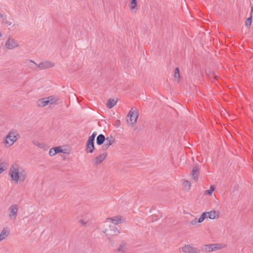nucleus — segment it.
Segmentation results:
<instances>
[{"label":"nucleus","mask_w":253,"mask_h":253,"mask_svg":"<svg viewBox=\"0 0 253 253\" xmlns=\"http://www.w3.org/2000/svg\"><path fill=\"white\" fill-rule=\"evenodd\" d=\"M9 174L12 180L17 183L19 181L21 182L24 181L27 177L25 170L21 167H19L17 165H12L11 167Z\"/></svg>","instance_id":"1"},{"label":"nucleus","mask_w":253,"mask_h":253,"mask_svg":"<svg viewBox=\"0 0 253 253\" xmlns=\"http://www.w3.org/2000/svg\"><path fill=\"white\" fill-rule=\"evenodd\" d=\"M19 137L17 131L15 129H11L8 134L4 137L3 143L5 147H9L12 146L16 142Z\"/></svg>","instance_id":"2"},{"label":"nucleus","mask_w":253,"mask_h":253,"mask_svg":"<svg viewBox=\"0 0 253 253\" xmlns=\"http://www.w3.org/2000/svg\"><path fill=\"white\" fill-rule=\"evenodd\" d=\"M138 116V112L136 110H134L133 108H132L129 111L127 116L126 121L128 123L129 121L131 126H132L136 123Z\"/></svg>","instance_id":"3"},{"label":"nucleus","mask_w":253,"mask_h":253,"mask_svg":"<svg viewBox=\"0 0 253 253\" xmlns=\"http://www.w3.org/2000/svg\"><path fill=\"white\" fill-rule=\"evenodd\" d=\"M27 62L33 63L35 64L36 66H38V67L41 69H48L54 66V63L52 62L49 61H45L44 62H42L39 63L38 65L36 64L34 61L32 60H28Z\"/></svg>","instance_id":"4"},{"label":"nucleus","mask_w":253,"mask_h":253,"mask_svg":"<svg viewBox=\"0 0 253 253\" xmlns=\"http://www.w3.org/2000/svg\"><path fill=\"white\" fill-rule=\"evenodd\" d=\"M18 210V206L16 204L12 205L8 210V216L10 219H15Z\"/></svg>","instance_id":"5"},{"label":"nucleus","mask_w":253,"mask_h":253,"mask_svg":"<svg viewBox=\"0 0 253 253\" xmlns=\"http://www.w3.org/2000/svg\"><path fill=\"white\" fill-rule=\"evenodd\" d=\"M181 249L184 253H201L199 249L192 245H185Z\"/></svg>","instance_id":"6"},{"label":"nucleus","mask_w":253,"mask_h":253,"mask_svg":"<svg viewBox=\"0 0 253 253\" xmlns=\"http://www.w3.org/2000/svg\"><path fill=\"white\" fill-rule=\"evenodd\" d=\"M19 46L17 42L12 38H9L5 43V47L8 49H12Z\"/></svg>","instance_id":"7"},{"label":"nucleus","mask_w":253,"mask_h":253,"mask_svg":"<svg viewBox=\"0 0 253 253\" xmlns=\"http://www.w3.org/2000/svg\"><path fill=\"white\" fill-rule=\"evenodd\" d=\"M94 140L88 138L86 144V150L87 153H92L95 149Z\"/></svg>","instance_id":"8"},{"label":"nucleus","mask_w":253,"mask_h":253,"mask_svg":"<svg viewBox=\"0 0 253 253\" xmlns=\"http://www.w3.org/2000/svg\"><path fill=\"white\" fill-rule=\"evenodd\" d=\"M205 247V251L210 252L211 251H215L217 249H220L221 247V245L219 244H209L206 245Z\"/></svg>","instance_id":"9"},{"label":"nucleus","mask_w":253,"mask_h":253,"mask_svg":"<svg viewBox=\"0 0 253 253\" xmlns=\"http://www.w3.org/2000/svg\"><path fill=\"white\" fill-rule=\"evenodd\" d=\"M108 220H110L111 222L115 224H118L125 222V219L123 218L121 216H116L114 217L108 218Z\"/></svg>","instance_id":"10"},{"label":"nucleus","mask_w":253,"mask_h":253,"mask_svg":"<svg viewBox=\"0 0 253 253\" xmlns=\"http://www.w3.org/2000/svg\"><path fill=\"white\" fill-rule=\"evenodd\" d=\"M107 154L106 153H103V154H100V155L96 157L93 160V163L96 165L100 164L103 160L107 157Z\"/></svg>","instance_id":"11"},{"label":"nucleus","mask_w":253,"mask_h":253,"mask_svg":"<svg viewBox=\"0 0 253 253\" xmlns=\"http://www.w3.org/2000/svg\"><path fill=\"white\" fill-rule=\"evenodd\" d=\"M191 174L193 179L195 181H197L198 180V177L199 175V168L198 165L197 164L195 165L194 166Z\"/></svg>","instance_id":"12"},{"label":"nucleus","mask_w":253,"mask_h":253,"mask_svg":"<svg viewBox=\"0 0 253 253\" xmlns=\"http://www.w3.org/2000/svg\"><path fill=\"white\" fill-rule=\"evenodd\" d=\"M63 150L59 147H55L51 148L49 151V154L50 156H53L59 152H62Z\"/></svg>","instance_id":"13"},{"label":"nucleus","mask_w":253,"mask_h":253,"mask_svg":"<svg viewBox=\"0 0 253 253\" xmlns=\"http://www.w3.org/2000/svg\"><path fill=\"white\" fill-rule=\"evenodd\" d=\"M105 141L106 143L105 146H106V149H107L115 141V139L113 136L111 135L106 137Z\"/></svg>","instance_id":"14"},{"label":"nucleus","mask_w":253,"mask_h":253,"mask_svg":"<svg viewBox=\"0 0 253 253\" xmlns=\"http://www.w3.org/2000/svg\"><path fill=\"white\" fill-rule=\"evenodd\" d=\"M48 101L47 100L46 97H44L42 98H41L40 99H39L38 100L37 103L39 107H44L46 105L48 104Z\"/></svg>","instance_id":"15"},{"label":"nucleus","mask_w":253,"mask_h":253,"mask_svg":"<svg viewBox=\"0 0 253 253\" xmlns=\"http://www.w3.org/2000/svg\"><path fill=\"white\" fill-rule=\"evenodd\" d=\"M105 140L106 138L105 136L102 134H100L97 137L96 143L98 145H101L104 143Z\"/></svg>","instance_id":"16"},{"label":"nucleus","mask_w":253,"mask_h":253,"mask_svg":"<svg viewBox=\"0 0 253 253\" xmlns=\"http://www.w3.org/2000/svg\"><path fill=\"white\" fill-rule=\"evenodd\" d=\"M9 231L5 228H3L0 234V242L6 238L9 235Z\"/></svg>","instance_id":"17"},{"label":"nucleus","mask_w":253,"mask_h":253,"mask_svg":"<svg viewBox=\"0 0 253 253\" xmlns=\"http://www.w3.org/2000/svg\"><path fill=\"white\" fill-rule=\"evenodd\" d=\"M0 18L2 20V22L7 24V25L10 26L13 24V22L8 21L7 19V16L6 15H3L0 13Z\"/></svg>","instance_id":"18"},{"label":"nucleus","mask_w":253,"mask_h":253,"mask_svg":"<svg viewBox=\"0 0 253 253\" xmlns=\"http://www.w3.org/2000/svg\"><path fill=\"white\" fill-rule=\"evenodd\" d=\"M126 249V243L125 241H122L118 249V252L120 253H124Z\"/></svg>","instance_id":"19"},{"label":"nucleus","mask_w":253,"mask_h":253,"mask_svg":"<svg viewBox=\"0 0 253 253\" xmlns=\"http://www.w3.org/2000/svg\"><path fill=\"white\" fill-rule=\"evenodd\" d=\"M46 98L48 101V104H57L58 103V100L56 99V97L54 96H49L48 97H46Z\"/></svg>","instance_id":"20"},{"label":"nucleus","mask_w":253,"mask_h":253,"mask_svg":"<svg viewBox=\"0 0 253 253\" xmlns=\"http://www.w3.org/2000/svg\"><path fill=\"white\" fill-rule=\"evenodd\" d=\"M198 223H199L198 220L196 217L194 218L193 219H192L191 221L187 220L185 221V224L188 226H189L191 225H196Z\"/></svg>","instance_id":"21"},{"label":"nucleus","mask_w":253,"mask_h":253,"mask_svg":"<svg viewBox=\"0 0 253 253\" xmlns=\"http://www.w3.org/2000/svg\"><path fill=\"white\" fill-rule=\"evenodd\" d=\"M207 213L208 217H209L210 219H213L218 216V214L216 213V212L215 211L207 212Z\"/></svg>","instance_id":"22"},{"label":"nucleus","mask_w":253,"mask_h":253,"mask_svg":"<svg viewBox=\"0 0 253 253\" xmlns=\"http://www.w3.org/2000/svg\"><path fill=\"white\" fill-rule=\"evenodd\" d=\"M117 103V101H115L114 99L110 98L108 99L107 106L109 108H112L114 107Z\"/></svg>","instance_id":"23"},{"label":"nucleus","mask_w":253,"mask_h":253,"mask_svg":"<svg viewBox=\"0 0 253 253\" xmlns=\"http://www.w3.org/2000/svg\"><path fill=\"white\" fill-rule=\"evenodd\" d=\"M180 72L178 68H176L174 70V78L175 80L179 81L180 79Z\"/></svg>","instance_id":"24"},{"label":"nucleus","mask_w":253,"mask_h":253,"mask_svg":"<svg viewBox=\"0 0 253 253\" xmlns=\"http://www.w3.org/2000/svg\"><path fill=\"white\" fill-rule=\"evenodd\" d=\"M137 6V0H131L129 6L131 10H133L136 8Z\"/></svg>","instance_id":"25"},{"label":"nucleus","mask_w":253,"mask_h":253,"mask_svg":"<svg viewBox=\"0 0 253 253\" xmlns=\"http://www.w3.org/2000/svg\"><path fill=\"white\" fill-rule=\"evenodd\" d=\"M207 217H208L207 212L203 213L198 219L199 223L202 222Z\"/></svg>","instance_id":"26"},{"label":"nucleus","mask_w":253,"mask_h":253,"mask_svg":"<svg viewBox=\"0 0 253 253\" xmlns=\"http://www.w3.org/2000/svg\"><path fill=\"white\" fill-rule=\"evenodd\" d=\"M214 190V187L213 185H211L210 186V189L209 190H206L204 192L205 195H211L212 193Z\"/></svg>","instance_id":"27"},{"label":"nucleus","mask_w":253,"mask_h":253,"mask_svg":"<svg viewBox=\"0 0 253 253\" xmlns=\"http://www.w3.org/2000/svg\"><path fill=\"white\" fill-rule=\"evenodd\" d=\"M33 143L36 146L40 148H43L45 146V144L43 143H40L39 142H37V141H33Z\"/></svg>","instance_id":"28"},{"label":"nucleus","mask_w":253,"mask_h":253,"mask_svg":"<svg viewBox=\"0 0 253 253\" xmlns=\"http://www.w3.org/2000/svg\"><path fill=\"white\" fill-rule=\"evenodd\" d=\"M252 22V16H251L250 17L247 18L245 21V25L247 27L251 26Z\"/></svg>","instance_id":"29"},{"label":"nucleus","mask_w":253,"mask_h":253,"mask_svg":"<svg viewBox=\"0 0 253 253\" xmlns=\"http://www.w3.org/2000/svg\"><path fill=\"white\" fill-rule=\"evenodd\" d=\"M5 164L2 163L0 164V173H2L3 171L6 169Z\"/></svg>","instance_id":"30"},{"label":"nucleus","mask_w":253,"mask_h":253,"mask_svg":"<svg viewBox=\"0 0 253 253\" xmlns=\"http://www.w3.org/2000/svg\"><path fill=\"white\" fill-rule=\"evenodd\" d=\"M111 230L113 231V233L114 234H116L117 233H120L121 232L120 230L118 229L116 226H112Z\"/></svg>","instance_id":"31"},{"label":"nucleus","mask_w":253,"mask_h":253,"mask_svg":"<svg viewBox=\"0 0 253 253\" xmlns=\"http://www.w3.org/2000/svg\"><path fill=\"white\" fill-rule=\"evenodd\" d=\"M96 134H97L96 132H94L92 134V135L88 137V138H90L91 139L94 140L95 137H96Z\"/></svg>","instance_id":"32"},{"label":"nucleus","mask_w":253,"mask_h":253,"mask_svg":"<svg viewBox=\"0 0 253 253\" xmlns=\"http://www.w3.org/2000/svg\"><path fill=\"white\" fill-rule=\"evenodd\" d=\"M96 134H97L96 132H94L92 134V135L88 137V138H90L91 139L94 140L95 137H96Z\"/></svg>","instance_id":"33"},{"label":"nucleus","mask_w":253,"mask_h":253,"mask_svg":"<svg viewBox=\"0 0 253 253\" xmlns=\"http://www.w3.org/2000/svg\"><path fill=\"white\" fill-rule=\"evenodd\" d=\"M184 185L185 187L188 186L189 187H190L191 186L190 182L187 180L185 181V182L184 183Z\"/></svg>","instance_id":"34"},{"label":"nucleus","mask_w":253,"mask_h":253,"mask_svg":"<svg viewBox=\"0 0 253 253\" xmlns=\"http://www.w3.org/2000/svg\"><path fill=\"white\" fill-rule=\"evenodd\" d=\"M80 222L82 223L84 225H85L86 224V223L84 222L83 220L81 219L80 220Z\"/></svg>","instance_id":"35"},{"label":"nucleus","mask_w":253,"mask_h":253,"mask_svg":"<svg viewBox=\"0 0 253 253\" xmlns=\"http://www.w3.org/2000/svg\"><path fill=\"white\" fill-rule=\"evenodd\" d=\"M120 122V120H117V121H116V123H117V125H119Z\"/></svg>","instance_id":"36"},{"label":"nucleus","mask_w":253,"mask_h":253,"mask_svg":"<svg viewBox=\"0 0 253 253\" xmlns=\"http://www.w3.org/2000/svg\"><path fill=\"white\" fill-rule=\"evenodd\" d=\"M0 37H2V34L1 33H0Z\"/></svg>","instance_id":"37"}]
</instances>
